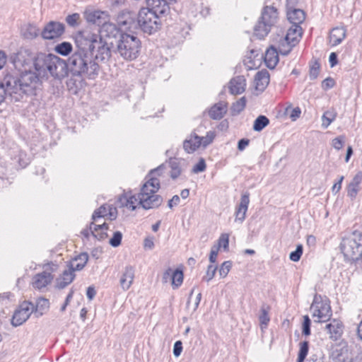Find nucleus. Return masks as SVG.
<instances>
[{
    "mask_svg": "<svg viewBox=\"0 0 362 362\" xmlns=\"http://www.w3.org/2000/svg\"><path fill=\"white\" fill-rule=\"evenodd\" d=\"M160 17L148 9L141 8L137 14L136 29L139 28L144 33L150 35L154 33L160 28Z\"/></svg>",
    "mask_w": 362,
    "mask_h": 362,
    "instance_id": "8",
    "label": "nucleus"
},
{
    "mask_svg": "<svg viewBox=\"0 0 362 362\" xmlns=\"http://www.w3.org/2000/svg\"><path fill=\"white\" fill-rule=\"evenodd\" d=\"M80 15L76 13L69 15L66 18V22L68 23L69 25L72 27L78 25Z\"/></svg>",
    "mask_w": 362,
    "mask_h": 362,
    "instance_id": "51",
    "label": "nucleus"
},
{
    "mask_svg": "<svg viewBox=\"0 0 362 362\" xmlns=\"http://www.w3.org/2000/svg\"><path fill=\"white\" fill-rule=\"evenodd\" d=\"M206 163L204 158H200L199 162L193 167L192 172L194 173H201L206 169Z\"/></svg>",
    "mask_w": 362,
    "mask_h": 362,
    "instance_id": "56",
    "label": "nucleus"
},
{
    "mask_svg": "<svg viewBox=\"0 0 362 362\" xmlns=\"http://www.w3.org/2000/svg\"><path fill=\"white\" fill-rule=\"evenodd\" d=\"M107 216V205H102L100 208L95 210L92 215V220L98 221V218Z\"/></svg>",
    "mask_w": 362,
    "mask_h": 362,
    "instance_id": "44",
    "label": "nucleus"
},
{
    "mask_svg": "<svg viewBox=\"0 0 362 362\" xmlns=\"http://www.w3.org/2000/svg\"><path fill=\"white\" fill-rule=\"evenodd\" d=\"M350 357V351L347 345L336 347L332 353L334 362H346Z\"/></svg>",
    "mask_w": 362,
    "mask_h": 362,
    "instance_id": "25",
    "label": "nucleus"
},
{
    "mask_svg": "<svg viewBox=\"0 0 362 362\" xmlns=\"http://www.w3.org/2000/svg\"><path fill=\"white\" fill-rule=\"evenodd\" d=\"M40 33V30L33 24L25 25L21 29V35L25 39L33 40Z\"/></svg>",
    "mask_w": 362,
    "mask_h": 362,
    "instance_id": "34",
    "label": "nucleus"
},
{
    "mask_svg": "<svg viewBox=\"0 0 362 362\" xmlns=\"http://www.w3.org/2000/svg\"><path fill=\"white\" fill-rule=\"evenodd\" d=\"M103 13V12L99 11L90 12L87 13L86 20L90 23L100 25L101 23H103L101 21V15Z\"/></svg>",
    "mask_w": 362,
    "mask_h": 362,
    "instance_id": "43",
    "label": "nucleus"
},
{
    "mask_svg": "<svg viewBox=\"0 0 362 362\" xmlns=\"http://www.w3.org/2000/svg\"><path fill=\"white\" fill-rule=\"evenodd\" d=\"M174 270H173L171 268H168L164 273L162 277V281L163 283H167L169 281H171L173 279V274Z\"/></svg>",
    "mask_w": 362,
    "mask_h": 362,
    "instance_id": "62",
    "label": "nucleus"
},
{
    "mask_svg": "<svg viewBox=\"0 0 362 362\" xmlns=\"http://www.w3.org/2000/svg\"><path fill=\"white\" fill-rule=\"evenodd\" d=\"M269 83V74L267 70L259 71L255 76V83L257 90L263 91Z\"/></svg>",
    "mask_w": 362,
    "mask_h": 362,
    "instance_id": "26",
    "label": "nucleus"
},
{
    "mask_svg": "<svg viewBox=\"0 0 362 362\" xmlns=\"http://www.w3.org/2000/svg\"><path fill=\"white\" fill-rule=\"evenodd\" d=\"M340 250L344 261L350 264L362 259V229L354 230L347 237L342 238Z\"/></svg>",
    "mask_w": 362,
    "mask_h": 362,
    "instance_id": "4",
    "label": "nucleus"
},
{
    "mask_svg": "<svg viewBox=\"0 0 362 362\" xmlns=\"http://www.w3.org/2000/svg\"><path fill=\"white\" fill-rule=\"evenodd\" d=\"M346 37V30L343 27H337L330 32L329 40L333 46L340 44Z\"/></svg>",
    "mask_w": 362,
    "mask_h": 362,
    "instance_id": "32",
    "label": "nucleus"
},
{
    "mask_svg": "<svg viewBox=\"0 0 362 362\" xmlns=\"http://www.w3.org/2000/svg\"><path fill=\"white\" fill-rule=\"evenodd\" d=\"M164 169V165H160L157 168L151 170L146 177L147 180L143 185L139 197L156 194L160 189V181L156 176H160Z\"/></svg>",
    "mask_w": 362,
    "mask_h": 362,
    "instance_id": "10",
    "label": "nucleus"
},
{
    "mask_svg": "<svg viewBox=\"0 0 362 362\" xmlns=\"http://www.w3.org/2000/svg\"><path fill=\"white\" fill-rule=\"evenodd\" d=\"M137 15L129 10H122L117 16V24L125 30L136 29Z\"/></svg>",
    "mask_w": 362,
    "mask_h": 362,
    "instance_id": "14",
    "label": "nucleus"
},
{
    "mask_svg": "<svg viewBox=\"0 0 362 362\" xmlns=\"http://www.w3.org/2000/svg\"><path fill=\"white\" fill-rule=\"evenodd\" d=\"M147 7L151 12L160 16L166 15L170 11L169 4L171 3L168 0H146Z\"/></svg>",
    "mask_w": 362,
    "mask_h": 362,
    "instance_id": "16",
    "label": "nucleus"
},
{
    "mask_svg": "<svg viewBox=\"0 0 362 362\" xmlns=\"http://www.w3.org/2000/svg\"><path fill=\"white\" fill-rule=\"evenodd\" d=\"M126 33H123L115 24L112 23H103L100 29V35L99 38H102L103 41L110 44L114 47L121 36L124 35Z\"/></svg>",
    "mask_w": 362,
    "mask_h": 362,
    "instance_id": "12",
    "label": "nucleus"
},
{
    "mask_svg": "<svg viewBox=\"0 0 362 362\" xmlns=\"http://www.w3.org/2000/svg\"><path fill=\"white\" fill-rule=\"evenodd\" d=\"M141 49V40L135 35L126 33L120 37L119 42L113 47V52L126 61L136 59Z\"/></svg>",
    "mask_w": 362,
    "mask_h": 362,
    "instance_id": "6",
    "label": "nucleus"
},
{
    "mask_svg": "<svg viewBox=\"0 0 362 362\" xmlns=\"http://www.w3.org/2000/svg\"><path fill=\"white\" fill-rule=\"evenodd\" d=\"M139 200L138 197H136V196L131 197L129 199H127V207L131 209L132 211H134L136 209V206H135V202Z\"/></svg>",
    "mask_w": 362,
    "mask_h": 362,
    "instance_id": "63",
    "label": "nucleus"
},
{
    "mask_svg": "<svg viewBox=\"0 0 362 362\" xmlns=\"http://www.w3.org/2000/svg\"><path fill=\"white\" fill-rule=\"evenodd\" d=\"M337 114L333 111H326L322 117V126L324 128H327L330 124L335 119Z\"/></svg>",
    "mask_w": 362,
    "mask_h": 362,
    "instance_id": "41",
    "label": "nucleus"
},
{
    "mask_svg": "<svg viewBox=\"0 0 362 362\" xmlns=\"http://www.w3.org/2000/svg\"><path fill=\"white\" fill-rule=\"evenodd\" d=\"M74 272L70 268L64 270L62 276L57 279V287L59 289H63L71 284L75 277Z\"/></svg>",
    "mask_w": 362,
    "mask_h": 362,
    "instance_id": "31",
    "label": "nucleus"
},
{
    "mask_svg": "<svg viewBox=\"0 0 362 362\" xmlns=\"http://www.w3.org/2000/svg\"><path fill=\"white\" fill-rule=\"evenodd\" d=\"M134 279V269L133 267L126 266L119 279V285L124 291L128 290Z\"/></svg>",
    "mask_w": 362,
    "mask_h": 362,
    "instance_id": "20",
    "label": "nucleus"
},
{
    "mask_svg": "<svg viewBox=\"0 0 362 362\" xmlns=\"http://www.w3.org/2000/svg\"><path fill=\"white\" fill-rule=\"evenodd\" d=\"M246 99L245 97H242L236 102L233 103L230 107V111L232 115H237L240 114L245 107Z\"/></svg>",
    "mask_w": 362,
    "mask_h": 362,
    "instance_id": "37",
    "label": "nucleus"
},
{
    "mask_svg": "<svg viewBox=\"0 0 362 362\" xmlns=\"http://www.w3.org/2000/svg\"><path fill=\"white\" fill-rule=\"evenodd\" d=\"M303 247L302 245H298L295 251H293L289 255V258L293 262H298L300 260L303 254Z\"/></svg>",
    "mask_w": 362,
    "mask_h": 362,
    "instance_id": "48",
    "label": "nucleus"
},
{
    "mask_svg": "<svg viewBox=\"0 0 362 362\" xmlns=\"http://www.w3.org/2000/svg\"><path fill=\"white\" fill-rule=\"evenodd\" d=\"M35 71H25L20 77L21 83L31 95L42 80L49 75L56 79H62L67 75L66 61L52 54L38 53L35 55L33 65Z\"/></svg>",
    "mask_w": 362,
    "mask_h": 362,
    "instance_id": "1",
    "label": "nucleus"
},
{
    "mask_svg": "<svg viewBox=\"0 0 362 362\" xmlns=\"http://www.w3.org/2000/svg\"><path fill=\"white\" fill-rule=\"evenodd\" d=\"M264 60L269 69H274L275 68L279 60V52L275 47L272 45L267 49Z\"/></svg>",
    "mask_w": 362,
    "mask_h": 362,
    "instance_id": "22",
    "label": "nucleus"
},
{
    "mask_svg": "<svg viewBox=\"0 0 362 362\" xmlns=\"http://www.w3.org/2000/svg\"><path fill=\"white\" fill-rule=\"evenodd\" d=\"M35 55L28 49H21L12 57V62L16 69L21 72L20 76L25 72L32 71L31 68L34 65Z\"/></svg>",
    "mask_w": 362,
    "mask_h": 362,
    "instance_id": "11",
    "label": "nucleus"
},
{
    "mask_svg": "<svg viewBox=\"0 0 362 362\" xmlns=\"http://www.w3.org/2000/svg\"><path fill=\"white\" fill-rule=\"evenodd\" d=\"M246 81L243 76H238L230 81V92L233 95H238L243 93L245 90Z\"/></svg>",
    "mask_w": 362,
    "mask_h": 362,
    "instance_id": "23",
    "label": "nucleus"
},
{
    "mask_svg": "<svg viewBox=\"0 0 362 362\" xmlns=\"http://www.w3.org/2000/svg\"><path fill=\"white\" fill-rule=\"evenodd\" d=\"M34 312V304L28 302H23L16 309L11 319V325L18 327L23 324Z\"/></svg>",
    "mask_w": 362,
    "mask_h": 362,
    "instance_id": "13",
    "label": "nucleus"
},
{
    "mask_svg": "<svg viewBox=\"0 0 362 362\" xmlns=\"http://www.w3.org/2000/svg\"><path fill=\"white\" fill-rule=\"evenodd\" d=\"M49 303L47 299L40 298L37 300L36 304L34 305V312L42 315L43 312L49 308Z\"/></svg>",
    "mask_w": 362,
    "mask_h": 362,
    "instance_id": "39",
    "label": "nucleus"
},
{
    "mask_svg": "<svg viewBox=\"0 0 362 362\" xmlns=\"http://www.w3.org/2000/svg\"><path fill=\"white\" fill-rule=\"evenodd\" d=\"M217 269V267L213 265H209L207 267V271L206 276L203 277V280L209 282L211 281L215 276L216 272Z\"/></svg>",
    "mask_w": 362,
    "mask_h": 362,
    "instance_id": "53",
    "label": "nucleus"
},
{
    "mask_svg": "<svg viewBox=\"0 0 362 362\" xmlns=\"http://www.w3.org/2000/svg\"><path fill=\"white\" fill-rule=\"evenodd\" d=\"M95 221H92L90 223L89 230L90 233H93V231H95V233L98 232V230H107L109 227L108 225L105 223H103L102 224H96L95 223Z\"/></svg>",
    "mask_w": 362,
    "mask_h": 362,
    "instance_id": "50",
    "label": "nucleus"
},
{
    "mask_svg": "<svg viewBox=\"0 0 362 362\" xmlns=\"http://www.w3.org/2000/svg\"><path fill=\"white\" fill-rule=\"evenodd\" d=\"M88 50L91 52L93 57V52L96 49V54L93 59L99 62L106 63L110 59L113 52V47L110 44L98 39V35L90 31H83L79 33Z\"/></svg>",
    "mask_w": 362,
    "mask_h": 362,
    "instance_id": "3",
    "label": "nucleus"
},
{
    "mask_svg": "<svg viewBox=\"0 0 362 362\" xmlns=\"http://www.w3.org/2000/svg\"><path fill=\"white\" fill-rule=\"evenodd\" d=\"M320 71V64L317 62H315L313 65L311 66L310 69V78L311 80H314L317 78Z\"/></svg>",
    "mask_w": 362,
    "mask_h": 362,
    "instance_id": "57",
    "label": "nucleus"
},
{
    "mask_svg": "<svg viewBox=\"0 0 362 362\" xmlns=\"http://www.w3.org/2000/svg\"><path fill=\"white\" fill-rule=\"evenodd\" d=\"M325 329L329 338L334 341L338 340L343 333V324L341 321L334 319L325 326Z\"/></svg>",
    "mask_w": 362,
    "mask_h": 362,
    "instance_id": "19",
    "label": "nucleus"
},
{
    "mask_svg": "<svg viewBox=\"0 0 362 362\" xmlns=\"http://www.w3.org/2000/svg\"><path fill=\"white\" fill-rule=\"evenodd\" d=\"M301 35V28L300 26H295V28H291L288 29L287 34L285 35L284 38H281L282 45L284 46V43L286 44H292V45H296L297 42L298 41V37H300Z\"/></svg>",
    "mask_w": 362,
    "mask_h": 362,
    "instance_id": "30",
    "label": "nucleus"
},
{
    "mask_svg": "<svg viewBox=\"0 0 362 362\" xmlns=\"http://www.w3.org/2000/svg\"><path fill=\"white\" fill-rule=\"evenodd\" d=\"M88 260V254L86 252L81 253L79 255L72 259V261L70 262L69 268L71 269V270L74 272L80 271L85 267Z\"/></svg>",
    "mask_w": 362,
    "mask_h": 362,
    "instance_id": "33",
    "label": "nucleus"
},
{
    "mask_svg": "<svg viewBox=\"0 0 362 362\" xmlns=\"http://www.w3.org/2000/svg\"><path fill=\"white\" fill-rule=\"evenodd\" d=\"M344 136H339L338 137L334 138L332 142V146L337 150L341 149L344 144Z\"/></svg>",
    "mask_w": 362,
    "mask_h": 362,
    "instance_id": "55",
    "label": "nucleus"
},
{
    "mask_svg": "<svg viewBox=\"0 0 362 362\" xmlns=\"http://www.w3.org/2000/svg\"><path fill=\"white\" fill-rule=\"evenodd\" d=\"M228 245H229V236L228 234H222L219 239H218V243L217 245H216V247H219V248L221 247H223V248L224 249V250H227L228 248Z\"/></svg>",
    "mask_w": 362,
    "mask_h": 362,
    "instance_id": "52",
    "label": "nucleus"
},
{
    "mask_svg": "<svg viewBox=\"0 0 362 362\" xmlns=\"http://www.w3.org/2000/svg\"><path fill=\"white\" fill-rule=\"evenodd\" d=\"M278 19V11L274 6L264 7L262 15L254 28V34L258 38L262 39L268 35Z\"/></svg>",
    "mask_w": 362,
    "mask_h": 362,
    "instance_id": "7",
    "label": "nucleus"
},
{
    "mask_svg": "<svg viewBox=\"0 0 362 362\" xmlns=\"http://www.w3.org/2000/svg\"><path fill=\"white\" fill-rule=\"evenodd\" d=\"M269 124V119L264 115L258 116L253 124V129L255 132H261Z\"/></svg>",
    "mask_w": 362,
    "mask_h": 362,
    "instance_id": "36",
    "label": "nucleus"
},
{
    "mask_svg": "<svg viewBox=\"0 0 362 362\" xmlns=\"http://www.w3.org/2000/svg\"><path fill=\"white\" fill-rule=\"evenodd\" d=\"M287 18L294 26H299L305 21V13L300 8H290L287 11Z\"/></svg>",
    "mask_w": 362,
    "mask_h": 362,
    "instance_id": "24",
    "label": "nucleus"
},
{
    "mask_svg": "<svg viewBox=\"0 0 362 362\" xmlns=\"http://www.w3.org/2000/svg\"><path fill=\"white\" fill-rule=\"evenodd\" d=\"M53 279L50 272H42L33 277V285L35 288L41 289L49 284Z\"/></svg>",
    "mask_w": 362,
    "mask_h": 362,
    "instance_id": "21",
    "label": "nucleus"
},
{
    "mask_svg": "<svg viewBox=\"0 0 362 362\" xmlns=\"http://www.w3.org/2000/svg\"><path fill=\"white\" fill-rule=\"evenodd\" d=\"M231 267H232V262L231 261H225L221 265V267L219 268V275L221 278H225L229 271L231 269Z\"/></svg>",
    "mask_w": 362,
    "mask_h": 362,
    "instance_id": "46",
    "label": "nucleus"
},
{
    "mask_svg": "<svg viewBox=\"0 0 362 362\" xmlns=\"http://www.w3.org/2000/svg\"><path fill=\"white\" fill-rule=\"evenodd\" d=\"M64 32V25L59 22L50 21L42 31L44 39L52 40L60 37Z\"/></svg>",
    "mask_w": 362,
    "mask_h": 362,
    "instance_id": "15",
    "label": "nucleus"
},
{
    "mask_svg": "<svg viewBox=\"0 0 362 362\" xmlns=\"http://www.w3.org/2000/svg\"><path fill=\"white\" fill-rule=\"evenodd\" d=\"M281 42H282V40H280L279 47V52L281 55L286 56L291 52L292 47L294 45H292V44L284 43V46H283Z\"/></svg>",
    "mask_w": 362,
    "mask_h": 362,
    "instance_id": "54",
    "label": "nucleus"
},
{
    "mask_svg": "<svg viewBox=\"0 0 362 362\" xmlns=\"http://www.w3.org/2000/svg\"><path fill=\"white\" fill-rule=\"evenodd\" d=\"M215 137V133L214 132H208L205 136H199V140H200V146L203 147H206L211 143H212Z\"/></svg>",
    "mask_w": 362,
    "mask_h": 362,
    "instance_id": "45",
    "label": "nucleus"
},
{
    "mask_svg": "<svg viewBox=\"0 0 362 362\" xmlns=\"http://www.w3.org/2000/svg\"><path fill=\"white\" fill-rule=\"evenodd\" d=\"M117 211L115 207L107 205V216L110 220H115L117 218Z\"/></svg>",
    "mask_w": 362,
    "mask_h": 362,
    "instance_id": "64",
    "label": "nucleus"
},
{
    "mask_svg": "<svg viewBox=\"0 0 362 362\" xmlns=\"http://www.w3.org/2000/svg\"><path fill=\"white\" fill-rule=\"evenodd\" d=\"M86 45L78 34L76 38V49L66 62L67 71L74 76L93 79L99 74L100 66Z\"/></svg>",
    "mask_w": 362,
    "mask_h": 362,
    "instance_id": "2",
    "label": "nucleus"
},
{
    "mask_svg": "<svg viewBox=\"0 0 362 362\" xmlns=\"http://www.w3.org/2000/svg\"><path fill=\"white\" fill-rule=\"evenodd\" d=\"M169 165L171 168L170 177L173 180H175L181 175L184 170L185 162L184 160L170 158L169 160Z\"/></svg>",
    "mask_w": 362,
    "mask_h": 362,
    "instance_id": "28",
    "label": "nucleus"
},
{
    "mask_svg": "<svg viewBox=\"0 0 362 362\" xmlns=\"http://www.w3.org/2000/svg\"><path fill=\"white\" fill-rule=\"evenodd\" d=\"M359 187L349 184L347 189L348 196L351 197L352 199H355Z\"/></svg>",
    "mask_w": 362,
    "mask_h": 362,
    "instance_id": "58",
    "label": "nucleus"
},
{
    "mask_svg": "<svg viewBox=\"0 0 362 362\" xmlns=\"http://www.w3.org/2000/svg\"><path fill=\"white\" fill-rule=\"evenodd\" d=\"M309 351V342L303 341L299 344L297 362H304Z\"/></svg>",
    "mask_w": 362,
    "mask_h": 362,
    "instance_id": "38",
    "label": "nucleus"
},
{
    "mask_svg": "<svg viewBox=\"0 0 362 362\" xmlns=\"http://www.w3.org/2000/svg\"><path fill=\"white\" fill-rule=\"evenodd\" d=\"M91 235L98 240H103L108 237L107 230H98L96 233H95V231H93V233Z\"/></svg>",
    "mask_w": 362,
    "mask_h": 362,
    "instance_id": "61",
    "label": "nucleus"
},
{
    "mask_svg": "<svg viewBox=\"0 0 362 362\" xmlns=\"http://www.w3.org/2000/svg\"><path fill=\"white\" fill-rule=\"evenodd\" d=\"M200 146L199 136L195 133L191 134L183 142V148L186 152H194Z\"/></svg>",
    "mask_w": 362,
    "mask_h": 362,
    "instance_id": "29",
    "label": "nucleus"
},
{
    "mask_svg": "<svg viewBox=\"0 0 362 362\" xmlns=\"http://www.w3.org/2000/svg\"><path fill=\"white\" fill-rule=\"evenodd\" d=\"M218 250H219V247H216V245H214L211 247L210 255H209V262L211 263L216 262V258L218 256Z\"/></svg>",
    "mask_w": 362,
    "mask_h": 362,
    "instance_id": "60",
    "label": "nucleus"
},
{
    "mask_svg": "<svg viewBox=\"0 0 362 362\" xmlns=\"http://www.w3.org/2000/svg\"><path fill=\"white\" fill-rule=\"evenodd\" d=\"M250 203V193L245 192L240 198V202L235 209V221L242 223L245 218V214Z\"/></svg>",
    "mask_w": 362,
    "mask_h": 362,
    "instance_id": "18",
    "label": "nucleus"
},
{
    "mask_svg": "<svg viewBox=\"0 0 362 362\" xmlns=\"http://www.w3.org/2000/svg\"><path fill=\"white\" fill-rule=\"evenodd\" d=\"M310 325L311 321L308 315H305L303 317V322L302 325V333L305 336L310 335Z\"/></svg>",
    "mask_w": 362,
    "mask_h": 362,
    "instance_id": "49",
    "label": "nucleus"
},
{
    "mask_svg": "<svg viewBox=\"0 0 362 362\" xmlns=\"http://www.w3.org/2000/svg\"><path fill=\"white\" fill-rule=\"evenodd\" d=\"M72 50V45L67 42H63L55 47V51L64 56L68 55Z\"/></svg>",
    "mask_w": 362,
    "mask_h": 362,
    "instance_id": "42",
    "label": "nucleus"
},
{
    "mask_svg": "<svg viewBox=\"0 0 362 362\" xmlns=\"http://www.w3.org/2000/svg\"><path fill=\"white\" fill-rule=\"evenodd\" d=\"M122 239V234L120 231H116L110 239L109 243L111 246L117 247L120 245Z\"/></svg>",
    "mask_w": 362,
    "mask_h": 362,
    "instance_id": "47",
    "label": "nucleus"
},
{
    "mask_svg": "<svg viewBox=\"0 0 362 362\" xmlns=\"http://www.w3.org/2000/svg\"><path fill=\"white\" fill-rule=\"evenodd\" d=\"M313 317H317L318 322H327L332 315V311L327 299H323L320 295L315 294L310 305Z\"/></svg>",
    "mask_w": 362,
    "mask_h": 362,
    "instance_id": "9",
    "label": "nucleus"
},
{
    "mask_svg": "<svg viewBox=\"0 0 362 362\" xmlns=\"http://www.w3.org/2000/svg\"><path fill=\"white\" fill-rule=\"evenodd\" d=\"M139 204L144 209H155L160 206L163 203V197L158 194L146 195L144 197H139Z\"/></svg>",
    "mask_w": 362,
    "mask_h": 362,
    "instance_id": "17",
    "label": "nucleus"
},
{
    "mask_svg": "<svg viewBox=\"0 0 362 362\" xmlns=\"http://www.w3.org/2000/svg\"><path fill=\"white\" fill-rule=\"evenodd\" d=\"M182 351V343L181 341H176L173 346V354L175 357H179Z\"/></svg>",
    "mask_w": 362,
    "mask_h": 362,
    "instance_id": "59",
    "label": "nucleus"
},
{
    "mask_svg": "<svg viewBox=\"0 0 362 362\" xmlns=\"http://www.w3.org/2000/svg\"><path fill=\"white\" fill-rule=\"evenodd\" d=\"M24 95H32L24 87V82L21 83L20 76L8 74L0 82V104L7 96L15 101H19Z\"/></svg>",
    "mask_w": 362,
    "mask_h": 362,
    "instance_id": "5",
    "label": "nucleus"
},
{
    "mask_svg": "<svg viewBox=\"0 0 362 362\" xmlns=\"http://www.w3.org/2000/svg\"><path fill=\"white\" fill-rule=\"evenodd\" d=\"M227 112V104L219 102L214 104L209 110V115L212 119H221Z\"/></svg>",
    "mask_w": 362,
    "mask_h": 362,
    "instance_id": "27",
    "label": "nucleus"
},
{
    "mask_svg": "<svg viewBox=\"0 0 362 362\" xmlns=\"http://www.w3.org/2000/svg\"><path fill=\"white\" fill-rule=\"evenodd\" d=\"M183 272L179 269H176L173 272L171 284L173 289L178 288L183 282Z\"/></svg>",
    "mask_w": 362,
    "mask_h": 362,
    "instance_id": "40",
    "label": "nucleus"
},
{
    "mask_svg": "<svg viewBox=\"0 0 362 362\" xmlns=\"http://www.w3.org/2000/svg\"><path fill=\"white\" fill-rule=\"evenodd\" d=\"M269 310L270 306L266 303H263L259 315V325L262 329L267 328L270 321V317L269 316Z\"/></svg>",
    "mask_w": 362,
    "mask_h": 362,
    "instance_id": "35",
    "label": "nucleus"
}]
</instances>
